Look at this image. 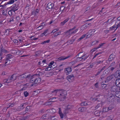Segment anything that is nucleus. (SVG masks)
Segmentation results:
<instances>
[{
  "mask_svg": "<svg viewBox=\"0 0 120 120\" xmlns=\"http://www.w3.org/2000/svg\"><path fill=\"white\" fill-rule=\"evenodd\" d=\"M76 26H75L72 28H71L66 31L64 33L67 36H69L72 34L75 33L78 30V29H77L75 30H74L76 28Z\"/></svg>",
  "mask_w": 120,
  "mask_h": 120,
  "instance_id": "f257e3e1",
  "label": "nucleus"
},
{
  "mask_svg": "<svg viewBox=\"0 0 120 120\" xmlns=\"http://www.w3.org/2000/svg\"><path fill=\"white\" fill-rule=\"evenodd\" d=\"M117 67V64L115 62H113L110 64V66L108 68L109 69L108 70H110V71L113 72L116 69Z\"/></svg>",
  "mask_w": 120,
  "mask_h": 120,
  "instance_id": "f03ea898",
  "label": "nucleus"
},
{
  "mask_svg": "<svg viewBox=\"0 0 120 120\" xmlns=\"http://www.w3.org/2000/svg\"><path fill=\"white\" fill-rule=\"evenodd\" d=\"M50 115L48 114H45L41 116V119L45 120H49Z\"/></svg>",
  "mask_w": 120,
  "mask_h": 120,
  "instance_id": "7ed1b4c3",
  "label": "nucleus"
},
{
  "mask_svg": "<svg viewBox=\"0 0 120 120\" xmlns=\"http://www.w3.org/2000/svg\"><path fill=\"white\" fill-rule=\"evenodd\" d=\"M75 77L73 74L68 75L67 77V79L70 82H72L74 80Z\"/></svg>",
  "mask_w": 120,
  "mask_h": 120,
  "instance_id": "20e7f679",
  "label": "nucleus"
},
{
  "mask_svg": "<svg viewBox=\"0 0 120 120\" xmlns=\"http://www.w3.org/2000/svg\"><path fill=\"white\" fill-rule=\"evenodd\" d=\"M47 6L46 7L47 9L48 8V9L52 10L54 9L55 8V7H54V4L52 3L51 2L49 3L47 5Z\"/></svg>",
  "mask_w": 120,
  "mask_h": 120,
  "instance_id": "39448f33",
  "label": "nucleus"
},
{
  "mask_svg": "<svg viewBox=\"0 0 120 120\" xmlns=\"http://www.w3.org/2000/svg\"><path fill=\"white\" fill-rule=\"evenodd\" d=\"M36 76V75H32V77L30 79H29V80H30V82L32 83L31 84V86H34V85L35 84V83H34V82L35 81V76Z\"/></svg>",
  "mask_w": 120,
  "mask_h": 120,
  "instance_id": "423d86ee",
  "label": "nucleus"
},
{
  "mask_svg": "<svg viewBox=\"0 0 120 120\" xmlns=\"http://www.w3.org/2000/svg\"><path fill=\"white\" fill-rule=\"evenodd\" d=\"M70 57V56H69L67 57H65L64 56H61L57 59L56 60H57L59 62H60L62 60H63L68 58Z\"/></svg>",
  "mask_w": 120,
  "mask_h": 120,
  "instance_id": "0eeeda50",
  "label": "nucleus"
},
{
  "mask_svg": "<svg viewBox=\"0 0 120 120\" xmlns=\"http://www.w3.org/2000/svg\"><path fill=\"white\" fill-rule=\"evenodd\" d=\"M117 86L116 85L112 86L110 88V90L111 91L115 92L117 91Z\"/></svg>",
  "mask_w": 120,
  "mask_h": 120,
  "instance_id": "6e6552de",
  "label": "nucleus"
},
{
  "mask_svg": "<svg viewBox=\"0 0 120 120\" xmlns=\"http://www.w3.org/2000/svg\"><path fill=\"white\" fill-rule=\"evenodd\" d=\"M115 84L120 89V78H118L116 79L115 81Z\"/></svg>",
  "mask_w": 120,
  "mask_h": 120,
  "instance_id": "1a4fd4ad",
  "label": "nucleus"
},
{
  "mask_svg": "<svg viewBox=\"0 0 120 120\" xmlns=\"http://www.w3.org/2000/svg\"><path fill=\"white\" fill-rule=\"evenodd\" d=\"M64 71L66 75H68L72 71L71 68L70 67L68 68L65 69Z\"/></svg>",
  "mask_w": 120,
  "mask_h": 120,
  "instance_id": "9d476101",
  "label": "nucleus"
},
{
  "mask_svg": "<svg viewBox=\"0 0 120 120\" xmlns=\"http://www.w3.org/2000/svg\"><path fill=\"white\" fill-rule=\"evenodd\" d=\"M4 63V66H5L11 64L12 63V61L11 60L6 59Z\"/></svg>",
  "mask_w": 120,
  "mask_h": 120,
  "instance_id": "9b49d317",
  "label": "nucleus"
},
{
  "mask_svg": "<svg viewBox=\"0 0 120 120\" xmlns=\"http://www.w3.org/2000/svg\"><path fill=\"white\" fill-rule=\"evenodd\" d=\"M17 76L15 74H14L10 78H9L8 79V80L10 79L11 80L13 81L15 80Z\"/></svg>",
  "mask_w": 120,
  "mask_h": 120,
  "instance_id": "f8f14e48",
  "label": "nucleus"
},
{
  "mask_svg": "<svg viewBox=\"0 0 120 120\" xmlns=\"http://www.w3.org/2000/svg\"><path fill=\"white\" fill-rule=\"evenodd\" d=\"M114 75L116 78H120V70L116 71L114 74Z\"/></svg>",
  "mask_w": 120,
  "mask_h": 120,
  "instance_id": "ddd939ff",
  "label": "nucleus"
},
{
  "mask_svg": "<svg viewBox=\"0 0 120 120\" xmlns=\"http://www.w3.org/2000/svg\"><path fill=\"white\" fill-rule=\"evenodd\" d=\"M41 79L39 77L35 78V81L34 83L36 84H39L40 83L41 81Z\"/></svg>",
  "mask_w": 120,
  "mask_h": 120,
  "instance_id": "4468645a",
  "label": "nucleus"
},
{
  "mask_svg": "<svg viewBox=\"0 0 120 120\" xmlns=\"http://www.w3.org/2000/svg\"><path fill=\"white\" fill-rule=\"evenodd\" d=\"M48 113H52L56 112V110L54 109H50L46 110Z\"/></svg>",
  "mask_w": 120,
  "mask_h": 120,
  "instance_id": "2eb2a0df",
  "label": "nucleus"
},
{
  "mask_svg": "<svg viewBox=\"0 0 120 120\" xmlns=\"http://www.w3.org/2000/svg\"><path fill=\"white\" fill-rule=\"evenodd\" d=\"M25 104H21L19 106L17 109V110H20L23 109L24 108V106Z\"/></svg>",
  "mask_w": 120,
  "mask_h": 120,
  "instance_id": "dca6fc26",
  "label": "nucleus"
},
{
  "mask_svg": "<svg viewBox=\"0 0 120 120\" xmlns=\"http://www.w3.org/2000/svg\"><path fill=\"white\" fill-rule=\"evenodd\" d=\"M32 77V74H27L26 73L24 74V78L30 79Z\"/></svg>",
  "mask_w": 120,
  "mask_h": 120,
  "instance_id": "f3484780",
  "label": "nucleus"
},
{
  "mask_svg": "<svg viewBox=\"0 0 120 120\" xmlns=\"http://www.w3.org/2000/svg\"><path fill=\"white\" fill-rule=\"evenodd\" d=\"M115 57V56L114 55L112 54L109 56L108 58V60L109 61H111L113 60Z\"/></svg>",
  "mask_w": 120,
  "mask_h": 120,
  "instance_id": "a211bd4d",
  "label": "nucleus"
},
{
  "mask_svg": "<svg viewBox=\"0 0 120 120\" xmlns=\"http://www.w3.org/2000/svg\"><path fill=\"white\" fill-rule=\"evenodd\" d=\"M69 19L70 18L68 17L63 22H61L60 23V25L62 26H63L65 23L68 21Z\"/></svg>",
  "mask_w": 120,
  "mask_h": 120,
  "instance_id": "6ab92c4d",
  "label": "nucleus"
},
{
  "mask_svg": "<svg viewBox=\"0 0 120 120\" xmlns=\"http://www.w3.org/2000/svg\"><path fill=\"white\" fill-rule=\"evenodd\" d=\"M57 116L56 115L51 116L50 115L49 120H57Z\"/></svg>",
  "mask_w": 120,
  "mask_h": 120,
  "instance_id": "aec40b11",
  "label": "nucleus"
},
{
  "mask_svg": "<svg viewBox=\"0 0 120 120\" xmlns=\"http://www.w3.org/2000/svg\"><path fill=\"white\" fill-rule=\"evenodd\" d=\"M30 111V107L29 106H27L25 109V111L23 112V113L25 114L29 112Z\"/></svg>",
  "mask_w": 120,
  "mask_h": 120,
  "instance_id": "412c9836",
  "label": "nucleus"
},
{
  "mask_svg": "<svg viewBox=\"0 0 120 120\" xmlns=\"http://www.w3.org/2000/svg\"><path fill=\"white\" fill-rule=\"evenodd\" d=\"M103 61L104 60L102 59L101 58H100L99 59L98 61H97L95 63L96 65H98L102 63Z\"/></svg>",
  "mask_w": 120,
  "mask_h": 120,
  "instance_id": "4be33fe9",
  "label": "nucleus"
},
{
  "mask_svg": "<svg viewBox=\"0 0 120 120\" xmlns=\"http://www.w3.org/2000/svg\"><path fill=\"white\" fill-rule=\"evenodd\" d=\"M59 98H58V99L60 101H64L66 97L62 96L61 95H60L59 96Z\"/></svg>",
  "mask_w": 120,
  "mask_h": 120,
  "instance_id": "5701e85b",
  "label": "nucleus"
},
{
  "mask_svg": "<svg viewBox=\"0 0 120 120\" xmlns=\"http://www.w3.org/2000/svg\"><path fill=\"white\" fill-rule=\"evenodd\" d=\"M71 111L70 110L66 108L64 110L63 112L66 115L67 114L69 113Z\"/></svg>",
  "mask_w": 120,
  "mask_h": 120,
  "instance_id": "b1692460",
  "label": "nucleus"
},
{
  "mask_svg": "<svg viewBox=\"0 0 120 120\" xmlns=\"http://www.w3.org/2000/svg\"><path fill=\"white\" fill-rule=\"evenodd\" d=\"M102 113L101 112H100L98 111H96L94 112V114L96 116H100Z\"/></svg>",
  "mask_w": 120,
  "mask_h": 120,
  "instance_id": "393cba45",
  "label": "nucleus"
},
{
  "mask_svg": "<svg viewBox=\"0 0 120 120\" xmlns=\"http://www.w3.org/2000/svg\"><path fill=\"white\" fill-rule=\"evenodd\" d=\"M67 94V93L65 91H62L61 92V93L60 94V95H61L62 96H64L66 97Z\"/></svg>",
  "mask_w": 120,
  "mask_h": 120,
  "instance_id": "a878e982",
  "label": "nucleus"
},
{
  "mask_svg": "<svg viewBox=\"0 0 120 120\" xmlns=\"http://www.w3.org/2000/svg\"><path fill=\"white\" fill-rule=\"evenodd\" d=\"M58 98H57L54 97L51 98L49 99V101H52L55 102L57 101Z\"/></svg>",
  "mask_w": 120,
  "mask_h": 120,
  "instance_id": "bb28decb",
  "label": "nucleus"
},
{
  "mask_svg": "<svg viewBox=\"0 0 120 120\" xmlns=\"http://www.w3.org/2000/svg\"><path fill=\"white\" fill-rule=\"evenodd\" d=\"M93 35L92 34H89L86 35V34H84L83 35V38L86 37V38H89L92 35Z\"/></svg>",
  "mask_w": 120,
  "mask_h": 120,
  "instance_id": "cd10ccee",
  "label": "nucleus"
},
{
  "mask_svg": "<svg viewBox=\"0 0 120 120\" xmlns=\"http://www.w3.org/2000/svg\"><path fill=\"white\" fill-rule=\"evenodd\" d=\"M12 57V55L10 54H8L7 55L6 57V59L11 60V58Z\"/></svg>",
  "mask_w": 120,
  "mask_h": 120,
  "instance_id": "c85d7f7f",
  "label": "nucleus"
},
{
  "mask_svg": "<svg viewBox=\"0 0 120 120\" xmlns=\"http://www.w3.org/2000/svg\"><path fill=\"white\" fill-rule=\"evenodd\" d=\"M67 108L68 109L70 110L71 111V110L73 109L74 106L70 105H68L67 106Z\"/></svg>",
  "mask_w": 120,
  "mask_h": 120,
  "instance_id": "c756f323",
  "label": "nucleus"
},
{
  "mask_svg": "<svg viewBox=\"0 0 120 120\" xmlns=\"http://www.w3.org/2000/svg\"><path fill=\"white\" fill-rule=\"evenodd\" d=\"M82 59V56L79 57H77V58L76 60V61H79L81 60Z\"/></svg>",
  "mask_w": 120,
  "mask_h": 120,
  "instance_id": "7c9ffc66",
  "label": "nucleus"
},
{
  "mask_svg": "<svg viewBox=\"0 0 120 120\" xmlns=\"http://www.w3.org/2000/svg\"><path fill=\"white\" fill-rule=\"evenodd\" d=\"M75 16L73 15L71 18V20L70 21V23H73V21L74 22V19H75Z\"/></svg>",
  "mask_w": 120,
  "mask_h": 120,
  "instance_id": "2f4dec72",
  "label": "nucleus"
},
{
  "mask_svg": "<svg viewBox=\"0 0 120 120\" xmlns=\"http://www.w3.org/2000/svg\"><path fill=\"white\" fill-rule=\"evenodd\" d=\"M75 40L74 39H72L71 40H69L67 41L65 44H66L67 43L69 42V43L70 44H72L73 42L75 41Z\"/></svg>",
  "mask_w": 120,
  "mask_h": 120,
  "instance_id": "473e14b6",
  "label": "nucleus"
},
{
  "mask_svg": "<svg viewBox=\"0 0 120 120\" xmlns=\"http://www.w3.org/2000/svg\"><path fill=\"white\" fill-rule=\"evenodd\" d=\"M62 91L60 89H57L53 91H52L51 92L52 93H55L56 94L58 92H60Z\"/></svg>",
  "mask_w": 120,
  "mask_h": 120,
  "instance_id": "72a5a7b5",
  "label": "nucleus"
},
{
  "mask_svg": "<svg viewBox=\"0 0 120 120\" xmlns=\"http://www.w3.org/2000/svg\"><path fill=\"white\" fill-rule=\"evenodd\" d=\"M113 118V116L112 115H111L109 116H108L106 120H112Z\"/></svg>",
  "mask_w": 120,
  "mask_h": 120,
  "instance_id": "f704fd0d",
  "label": "nucleus"
},
{
  "mask_svg": "<svg viewBox=\"0 0 120 120\" xmlns=\"http://www.w3.org/2000/svg\"><path fill=\"white\" fill-rule=\"evenodd\" d=\"M112 78V75H110L107 78V80L106 81L108 82Z\"/></svg>",
  "mask_w": 120,
  "mask_h": 120,
  "instance_id": "c9c22d12",
  "label": "nucleus"
},
{
  "mask_svg": "<svg viewBox=\"0 0 120 120\" xmlns=\"http://www.w3.org/2000/svg\"><path fill=\"white\" fill-rule=\"evenodd\" d=\"M54 64V62L53 61H52L49 64V68H51L52 67V65H53Z\"/></svg>",
  "mask_w": 120,
  "mask_h": 120,
  "instance_id": "e433bc0d",
  "label": "nucleus"
},
{
  "mask_svg": "<svg viewBox=\"0 0 120 120\" xmlns=\"http://www.w3.org/2000/svg\"><path fill=\"white\" fill-rule=\"evenodd\" d=\"M50 41V40H47L44 41L43 42L41 43V44L42 45L45 44L46 43H48Z\"/></svg>",
  "mask_w": 120,
  "mask_h": 120,
  "instance_id": "4c0bfd02",
  "label": "nucleus"
},
{
  "mask_svg": "<svg viewBox=\"0 0 120 120\" xmlns=\"http://www.w3.org/2000/svg\"><path fill=\"white\" fill-rule=\"evenodd\" d=\"M49 101L46 102V104L49 106H51L52 103V101Z\"/></svg>",
  "mask_w": 120,
  "mask_h": 120,
  "instance_id": "58836bf2",
  "label": "nucleus"
},
{
  "mask_svg": "<svg viewBox=\"0 0 120 120\" xmlns=\"http://www.w3.org/2000/svg\"><path fill=\"white\" fill-rule=\"evenodd\" d=\"M47 60H44L42 61V62L41 63V64L43 66L44 64H47Z\"/></svg>",
  "mask_w": 120,
  "mask_h": 120,
  "instance_id": "ea45409f",
  "label": "nucleus"
},
{
  "mask_svg": "<svg viewBox=\"0 0 120 120\" xmlns=\"http://www.w3.org/2000/svg\"><path fill=\"white\" fill-rule=\"evenodd\" d=\"M108 109L107 108V107H105V108H104L102 110V112H108Z\"/></svg>",
  "mask_w": 120,
  "mask_h": 120,
  "instance_id": "a19ab883",
  "label": "nucleus"
},
{
  "mask_svg": "<svg viewBox=\"0 0 120 120\" xmlns=\"http://www.w3.org/2000/svg\"><path fill=\"white\" fill-rule=\"evenodd\" d=\"M23 94L24 96L26 97L29 94L27 91H25L24 92Z\"/></svg>",
  "mask_w": 120,
  "mask_h": 120,
  "instance_id": "79ce46f5",
  "label": "nucleus"
},
{
  "mask_svg": "<svg viewBox=\"0 0 120 120\" xmlns=\"http://www.w3.org/2000/svg\"><path fill=\"white\" fill-rule=\"evenodd\" d=\"M95 31L94 30H90L89 31V33L90 34H92L93 35V34L94 33Z\"/></svg>",
  "mask_w": 120,
  "mask_h": 120,
  "instance_id": "37998d69",
  "label": "nucleus"
},
{
  "mask_svg": "<svg viewBox=\"0 0 120 120\" xmlns=\"http://www.w3.org/2000/svg\"><path fill=\"white\" fill-rule=\"evenodd\" d=\"M89 55L86 54L85 55H83V60H85L88 57Z\"/></svg>",
  "mask_w": 120,
  "mask_h": 120,
  "instance_id": "c03bdc74",
  "label": "nucleus"
},
{
  "mask_svg": "<svg viewBox=\"0 0 120 120\" xmlns=\"http://www.w3.org/2000/svg\"><path fill=\"white\" fill-rule=\"evenodd\" d=\"M14 2V0H10L9 2H7V4H11Z\"/></svg>",
  "mask_w": 120,
  "mask_h": 120,
  "instance_id": "a18cd8bd",
  "label": "nucleus"
},
{
  "mask_svg": "<svg viewBox=\"0 0 120 120\" xmlns=\"http://www.w3.org/2000/svg\"><path fill=\"white\" fill-rule=\"evenodd\" d=\"M41 25L40 26H39V27L38 28V29L39 28H41V27H43V26H45L46 25V23L45 22H43L41 24Z\"/></svg>",
  "mask_w": 120,
  "mask_h": 120,
  "instance_id": "49530a36",
  "label": "nucleus"
},
{
  "mask_svg": "<svg viewBox=\"0 0 120 120\" xmlns=\"http://www.w3.org/2000/svg\"><path fill=\"white\" fill-rule=\"evenodd\" d=\"M116 28V25H114L112 26L110 28V30H116V29H115Z\"/></svg>",
  "mask_w": 120,
  "mask_h": 120,
  "instance_id": "de8ad7c7",
  "label": "nucleus"
},
{
  "mask_svg": "<svg viewBox=\"0 0 120 120\" xmlns=\"http://www.w3.org/2000/svg\"><path fill=\"white\" fill-rule=\"evenodd\" d=\"M105 43H101V44H100L97 47V48H99L102 47L103 46V45Z\"/></svg>",
  "mask_w": 120,
  "mask_h": 120,
  "instance_id": "09e8293b",
  "label": "nucleus"
},
{
  "mask_svg": "<svg viewBox=\"0 0 120 120\" xmlns=\"http://www.w3.org/2000/svg\"><path fill=\"white\" fill-rule=\"evenodd\" d=\"M39 11V10L38 9H37L34 12L35 15V16L36 15L37 13H38Z\"/></svg>",
  "mask_w": 120,
  "mask_h": 120,
  "instance_id": "8fccbe9b",
  "label": "nucleus"
},
{
  "mask_svg": "<svg viewBox=\"0 0 120 120\" xmlns=\"http://www.w3.org/2000/svg\"><path fill=\"white\" fill-rule=\"evenodd\" d=\"M24 74L20 75L19 77L21 79H24Z\"/></svg>",
  "mask_w": 120,
  "mask_h": 120,
  "instance_id": "3c124183",
  "label": "nucleus"
},
{
  "mask_svg": "<svg viewBox=\"0 0 120 120\" xmlns=\"http://www.w3.org/2000/svg\"><path fill=\"white\" fill-rule=\"evenodd\" d=\"M13 42L15 43V44L18 45V41L16 39H14L13 40Z\"/></svg>",
  "mask_w": 120,
  "mask_h": 120,
  "instance_id": "603ef678",
  "label": "nucleus"
},
{
  "mask_svg": "<svg viewBox=\"0 0 120 120\" xmlns=\"http://www.w3.org/2000/svg\"><path fill=\"white\" fill-rule=\"evenodd\" d=\"M61 33V32H56V33H55L54 34V37H56L58 35H59Z\"/></svg>",
  "mask_w": 120,
  "mask_h": 120,
  "instance_id": "864d4df0",
  "label": "nucleus"
},
{
  "mask_svg": "<svg viewBox=\"0 0 120 120\" xmlns=\"http://www.w3.org/2000/svg\"><path fill=\"white\" fill-rule=\"evenodd\" d=\"M61 119H63L64 118V115L62 113L59 114Z\"/></svg>",
  "mask_w": 120,
  "mask_h": 120,
  "instance_id": "5fc2aeb1",
  "label": "nucleus"
},
{
  "mask_svg": "<svg viewBox=\"0 0 120 120\" xmlns=\"http://www.w3.org/2000/svg\"><path fill=\"white\" fill-rule=\"evenodd\" d=\"M83 28H84V29H86L87 27H88V26L87 25V24H85L84 25H83Z\"/></svg>",
  "mask_w": 120,
  "mask_h": 120,
  "instance_id": "6e6d98bb",
  "label": "nucleus"
},
{
  "mask_svg": "<svg viewBox=\"0 0 120 120\" xmlns=\"http://www.w3.org/2000/svg\"><path fill=\"white\" fill-rule=\"evenodd\" d=\"M17 7L16 8H15L14 9L11 10V11H13L15 12V11H16L18 10V8H17Z\"/></svg>",
  "mask_w": 120,
  "mask_h": 120,
  "instance_id": "4d7b16f0",
  "label": "nucleus"
},
{
  "mask_svg": "<svg viewBox=\"0 0 120 120\" xmlns=\"http://www.w3.org/2000/svg\"><path fill=\"white\" fill-rule=\"evenodd\" d=\"M14 105V104H13V103H10L9 104V107H13Z\"/></svg>",
  "mask_w": 120,
  "mask_h": 120,
  "instance_id": "13d9d810",
  "label": "nucleus"
},
{
  "mask_svg": "<svg viewBox=\"0 0 120 120\" xmlns=\"http://www.w3.org/2000/svg\"><path fill=\"white\" fill-rule=\"evenodd\" d=\"M98 48H97V47L96 48H94L93 49H92L91 50V51L92 52H93L94 51H95V50H97Z\"/></svg>",
  "mask_w": 120,
  "mask_h": 120,
  "instance_id": "bf43d9fd",
  "label": "nucleus"
},
{
  "mask_svg": "<svg viewBox=\"0 0 120 120\" xmlns=\"http://www.w3.org/2000/svg\"><path fill=\"white\" fill-rule=\"evenodd\" d=\"M106 86V84H102L101 85V87L103 88H104Z\"/></svg>",
  "mask_w": 120,
  "mask_h": 120,
  "instance_id": "052dcab7",
  "label": "nucleus"
},
{
  "mask_svg": "<svg viewBox=\"0 0 120 120\" xmlns=\"http://www.w3.org/2000/svg\"><path fill=\"white\" fill-rule=\"evenodd\" d=\"M82 107H80L78 109V110L79 111L81 112H82Z\"/></svg>",
  "mask_w": 120,
  "mask_h": 120,
  "instance_id": "680f3d73",
  "label": "nucleus"
},
{
  "mask_svg": "<svg viewBox=\"0 0 120 120\" xmlns=\"http://www.w3.org/2000/svg\"><path fill=\"white\" fill-rule=\"evenodd\" d=\"M87 105V104L86 101H83V106L86 105Z\"/></svg>",
  "mask_w": 120,
  "mask_h": 120,
  "instance_id": "e2e57ef3",
  "label": "nucleus"
},
{
  "mask_svg": "<svg viewBox=\"0 0 120 120\" xmlns=\"http://www.w3.org/2000/svg\"><path fill=\"white\" fill-rule=\"evenodd\" d=\"M95 87L96 88H98V83L97 82L95 83L94 84Z\"/></svg>",
  "mask_w": 120,
  "mask_h": 120,
  "instance_id": "0e129e2a",
  "label": "nucleus"
},
{
  "mask_svg": "<svg viewBox=\"0 0 120 120\" xmlns=\"http://www.w3.org/2000/svg\"><path fill=\"white\" fill-rule=\"evenodd\" d=\"M45 111V110L44 109H42L40 110V112L41 113H44Z\"/></svg>",
  "mask_w": 120,
  "mask_h": 120,
  "instance_id": "69168bd1",
  "label": "nucleus"
},
{
  "mask_svg": "<svg viewBox=\"0 0 120 120\" xmlns=\"http://www.w3.org/2000/svg\"><path fill=\"white\" fill-rule=\"evenodd\" d=\"M9 107H4V108L3 109V110H2L4 111H6L7 109Z\"/></svg>",
  "mask_w": 120,
  "mask_h": 120,
  "instance_id": "338daca9",
  "label": "nucleus"
},
{
  "mask_svg": "<svg viewBox=\"0 0 120 120\" xmlns=\"http://www.w3.org/2000/svg\"><path fill=\"white\" fill-rule=\"evenodd\" d=\"M116 97L120 98V94H116Z\"/></svg>",
  "mask_w": 120,
  "mask_h": 120,
  "instance_id": "774afa93",
  "label": "nucleus"
}]
</instances>
